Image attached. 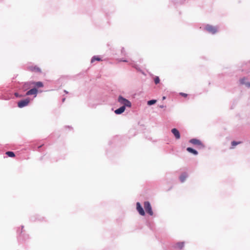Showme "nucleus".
<instances>
[{
	"mask_svg": "<svg viewBox=\"0 0 250 250\" xmlns=\"http://www.w3.org/2000/svg\"><path fill=\"white\" fill-rule=\"evenodd\" d=\"M171 132L173 134L176 139H179L180 138V132L176 128L172 129Z\"/></svg>",
	"mask_w": 250,
	"mask_h": 250,
	"instance_id": "9d476101",
	"label": "nucleus"
},
{
	"mask_svg": "<svg viewBox=\"0 0 250 250\" xmlns=\"http://www.w3.org/2000/svg\"><path fill=\"white\" fill-rule=\"evenodd\" d=\"M189 142L194 145L199 146L200 148H202L204 146L202 143L199 140L196 139H191L189 141Z\"/></svg>",
	"mask_w": 250,
	"mask_h": 250,
	"instance_id": "39448f33",
	"label": "nucleus"
},
{
	"mask_svg": "<svg viewBox=\"0 0 250 250\" xmlns=\"http://www.w3.org/2000/svg\"><path fill=\"white\" fill-rule=\"evenodd\" d=\"M156 103V100H150L147 102V104L149 105H151L152 104H153Z\"/></svg>",
	"mask_w": 250,
	"mask_h": 250,
	"instance_id": "a211bd4d",
	"label": "nucleus"
},
{
	"mask_svg": "<svg viewBox=\"0 0 250 250\" xmlns=\"http://www.w3.org/2000/svg\"><path fill=\"white\" fill-rule=\"evenodd\" d=\"M241 143V142H236V141H232L231 142V145L232 146H235L239 145ZM233 147H232L231 148H233Z\"/></svg>",
	"mask_w": 250,
	"mask_h": 250,
	"instance_id": "6ab92c4d",
	"label": "nucleus"
},
{
	"mask_svg": "<svg viewBox=\"0 0 250 250\" xmlns=\"http://www.w3.org/2000/svg\"><path fill=\"white\" fill-rule=\"evenodd\" d=\"M118 102L121 104H123V106L127 107H131V103L127 99L123 98L122 96H119L118 98Z\"/></svg>",
	"mask_w": 250,
	"mask_h": 250,
	"instance_id": "f257e3e1",
	"label": "nucleus"
},
{
	"mask_svg": "<svg viewBox=\"0 0 250 250\" xmlns=\"http://www.w3.org/2000/svg\"><path fill=\"white\" fill-rule=\"evenodd\" d=\"M205 29L208 32L211 33L212 34H215L217 31L216 27L208 24L206 25Z\"/></svg>",
	"mask_w": 250,
	"mask_h": 250,
	"instance_id": "20e7f679",
	"label": "nucleus"
},
{
	"mask_svg": "<svg viewBox=\"0 0 250 250\" xmlns=\"http://www.w3.org/2000/svg\"><path fill=\"white\" fill-rule=\"evenodd\" d=\"M180 95L183 96H184V97H186L188 96L187 94H186V93H181Z\"/></svg>",
	"mask_w": 250,
	"mask_h": 250,
	"instance_id": "412c9836",
	"label": "nucleus"
},
{
	"mask_svg": "<svg viewBox=\"0 0 250 250\" xmlns=\"http://www.w3.org/2000/svg\"><path fill=\"white\" fill-rule=\"evenodd\" d=\"M184 246V242H178L176 245V247L179 249H182Z\"/></svg>",
	"mask_w": 250,
	"mask_h": 250,
	"instance_id": "2eb2a0df",
	"label": "nucleus"
},
{
	"mask_svg": "<svg viewBox=\"0 0 250 250\" xmlns=\"http://www.w3.org/2000/svg\"><path fill=\"white\" fill-rule=\"evenodd\" d=\"M187 150L188 152L193 153L194 155H197L198 154V152L196 150H195V149H194L191 147H188L187 148Z\"/></svg>",
	"mask_w": 250,
	"mask_h": 250,
	"instance_id": "ddd939ff",
	"label": "nucleus"
},
{
	"mask_svg": "<svg viewBox=\"0 0 250 250\" xmlns=\"http://www.w3.org/2000/svg\"><path fill=\"white\" fill-rule=\"evenodd\" d=\"M6 154L9 156L11 157H14L15 156V154L14 152L12 151H7L6 152Z\"/></svg>",
	"mask_w": 250,
	"mask_h": 250,
	"instance_id": "f3484780",
	"label": "nucleus"
},
{
	"mask_svg": "<svg viewBox=\"0 0 250 250\" xmlns=\"http://www.w3.org/2000/svg\"><path fill=\"white\" fill-rule=\"evenodd\" d=\"M30 87H36L37 88L42 87L43 86V84L41 82H31L30 83Z\"/></svg>",
	"mask_w": 250,
	"mask_h": 250,
	"instance_id": "423d86ee",
	"label": "nucleus"
},
{
	"mask_svg": "<svg viewBox=\"0 0 250 250\" xmlns=\"http://www.w3.org/2000/svg\"><path fill=\"white\" fill-rule=\"evenodd\" d=\"M144 207L147 213H148L151 216L153 215V213L149 202L147 201L145 202L144 204Z\"/></svg>",
	"mask_w": 250,
	"mask_h": 250,
	"instance_id": "f03ea898",
	"label": "nucleus"
},
{
	"mask_svg": "<svg viewBox=\"0 0 250 250\" xmlns=\"http://www.w3.org/2000/svg\"><path fill=\"white\" fill-rule=\"evenodd\" d=\"M30 99L28 98L20 101L18 103V106L20 108H22L24 106H26L28 105L30 103Z\"/></svg>",
	"mask_w": 250,
	"mask_h": 250,
	"instance_id": "7ed1b4c3",
	"label": "nucleus"
},
{
	"mask_svg": "<svg viewBox=\"0 0 250 250\" xmlns=\"http://www.w3.org/2000/svg\"><path fill=\"white\" fill-rule=\"evenodd\" d=\"M15 95L16 97H21V95H19L18 93H15Z\"/></svg>",
	"mask_w": 250,
	"mask_h": 250,
	"instance_id": "4be33fe9",
	"label": "nucleus"
},
{
	"mask_svg": "<svg viewBox=\"0 0 250 250\" xmlns=\"http://www.w3.org/2000/svg\"><path fill=\"white\" fill-rule=\"evenodd\" d=\"M136 208L140 215H145V212L139 202H137L136 204Z\"/></svg>",
	"mask_w": 250,
	"mask_h": 250,
	"instance_id": "0eeeda50",
	"label": "nucleus"
},
{
	"mask_svg": "<svg viewBox=\"0 0 250 250\" xmlns=\"http://www.w3.org/2000/svg\"><path fill=\"white\" fill-rule=\"evenodd\" d=\"M28 70H29L30 71H32V72H37V73L41 72V69L37 66L31 65L28 67Z\"/></svg>",
	"mask_w": 250,
	"mask_h": 250,
	"instance_id": "6e6552de",
	"label": "nucleus"
},
{
	"mask_svg": "<svg viewBox=\"0 0 250 250\" xmlns=\"http://www.w3.org/2000/svg\"><path fill=\"white\" fill-rule=\"evenodd\" d=\"M246 78H243L240 80V83L241 84H245L247 87H250V83L246 82Z\"/></svg>",
	"mask_w": 250,
	"mask_h": 250,
	"instance_id": "9b49d317",
	"label": "nucleus"
},
{
	"mask_svg": "<svg viewBox=\"0 0 250 250\" xmlns=\"http://www.w3.org/2000/svg\"><path fill=\"white\" fill-rule=\"evenodd\" d=\"M160 82V79H159V78L157 76L155 77L154 78V83L155 84H158Z\"/></svg>",
	"mask_w": 250,
	"mask_h": 250,
	"instance_id": "aec40b11",
	"label": "nucleus"
},
{
	"mask_svg": "<svg viewBox=\"0 0 250 250\" xmlns=\"http://www.w3.org/2000/svg\"><path fill=\"white\" fill-rule=\"evenodd\" d=\"M187 177V175L186 173L182 174L180 177V180L181 182H184Z\"/></svg>",
	"mask_w": 250,
	"mask_h": 250,
	"instance_id": "4468645a",
	"label": "nucleus"
},
{
	"mask_svg": "<svg viewBox=\"0 0 250 250\" xmlns=\"http://www.w3.org/2000/svg\"><path fill=\"white\" fill-rule=\"evenodd\" d=\"M165 99H166V97L164 96V97H163V100H164Z\"/></svg>",
	"mask_w": 250,
	"mask_h": 250,
	"instance_id": "5701e85b",
	"label": "nucleus"
},
{
	"mask_svg": "<svg viewBox=\"0 0 250 250\" xmlns=\"http://www.w3.org/2000/svg\"><path fill=\"white\" fill-rule=\"evenodd\" d=\"M95 61H101V59L99 57H98V56H94L92 58L91 62H93Z\"/></svg>",
	"mask_w": 250,
	"mask_h": 250,
	"instance_id": "dca6fc26",
	"label": "nucleus"
},
{
	"mask_svg": "<svg viewBox=\"0 0 250 250\" xmlns=\"http://www.w3.org/2000/svg\"><path fill=\"white\" fill-rule=\"evenodd\" d=\"M125 106H122L121 107H120L119 108L115 110V113L116 114H120L125 111Z\"/></svg>",
	"mask_w": 250,
	"mask_h": 250,
	"instance_id": "f8f14e48",
	"label": "nucleus"
},
{
	"mask_svg": "<svg viewBox=\"0 0 250 250\" xmlns=\"http://www.w3.org/2000/svg\"><path fill=\"white\" fill-rule=\"evenodd\" d=\"M37 89L36 88H33L26 92V95H34V97H35L37 96Z\"/></svg>",
	"mask_w": 250,
	"mask_h": 250,
	"instance_id": "1a4fd4ad",
	"label": "nucleus"
}]
</instances>
